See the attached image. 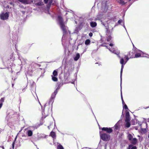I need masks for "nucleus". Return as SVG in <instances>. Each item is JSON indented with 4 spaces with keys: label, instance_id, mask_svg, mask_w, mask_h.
<instances>
[{
    "label": "nucleus",
    "instance_id": "nucleus-36",
    "mask_svg": "<svg viewBox=\"0 0 149 149\" xmlns=\"http://www.w3.org/2000/svg\"><path fill=\"white\" fill-rule=\"evenodd\" d=\"M131 0H124V1H125V2H126V3L127 2H129V1H131Z\"/></svg>",
    "mask_w": 149,
    "mask_h": 149
},
{
    "label": "nucleus",
    "instance_id": "nucleus-22",
    "mask_svg": "<svg viewBox=\"0 0 149 149\" xmlns=\"http://www.w3.org/2000/svg\"><path fill=\"white\" fill-rule=\"evenodd\" d=\"M36 5V6H42L43 4V2L41 1L39 2H38L36 3H35Z\"/></svg>",
    "mask_w": 149,
    "mask_h": 149
},
{
    "label": "nucleus",
    "instance_id": "nucleus-21",
    "mask_svg": "<svg viewBox=\"0 0 149 149\" xmlns=\"http://www.w3.org/2000/svg\"><path fill=\"white\" fill-rule=\"evenodd\" d=\"M91 41L89 39L86 40L85 42V44L86 45H88L90 44Z\"/></svg>",
    "mask_w": 149,
    "mask_h": 149
},
{
    "label": "nucleus",
    "instance_id": "nucleus-46",
    "mask_svg": "<svg viewBox=\"0 0 149 149\" xmlns=\"http://www.w3.org/2000/svg\"><path fill=\"white\" fill-rule=\"evenodd\" d=\"M10 149H11V148H10Z\"/></svg>",
    "mask_w": 149,
    "mask_h": 149
},
{
    "label": "nucleus",
    "instance_id": "nucleus-41",
    "mask_svg": "<svg viewBox=\"0 0 149 149\" xmlns=\"http://www.w3.org/2000/svg\"><path fill=\"white\" fill-rule=\"evenodd\" d=\"M63 85V84H59V85H58V87H59V86H60V85Z\"/></svg>",
    "mask_w": 149,
    "mask_h": 149
},
{
    "label": "nucleus",
    "instance_id": "nucleus-40",
    "mask_svg": "<svg viewBox=\"0 0 149 149\" xmlns=\"http://www.w3.org/2000/svg\"><path fill=\"white\" fill-rule=\"evenodd\" d=\"M0 147L1 148L3 149H4V148L3 146H0Z\"/></svg>",
    "mask_w": 149,
    "mask_h": 149
},
{
    "label": "nucleus",
    "instance_id": "nucleus-23",
    "mask_svg": "<svg viewBox=\"0 0 149 149\" xmlns=\"http://www.w3.org/2000/svg\"><path fill=\"white\" fill-rule=\"evenodd\" d=\"M134 58H138L141 56V54L140 53H137L134 55Z\"/></svg>",
    "mask_w": 149,
    "mask_h": 149
},
{
    "label": "nucleus",
    "instance_id": "nucleus-1",
    "mask_svg": "<svg viewBox=\"0 0 149 149\" xmlns=\"http://www.w3.org/2000/svg\"><path fill=\"white\" fill-rule=\"evenodd\" d=\"M58 21L59 22L60 25L61 29L63 31L64 33H66L67 32V29L65 25L62 17L59 16H58Z\"/></svg>",
    "mask_w": 149,
    "mask_h": 149
},
{
    "label": "nucleus",
    "instance_id": "nucleus-11",
    "mask_svg": "<svg viewBox=\"0 0 149 149\" xmlns=\"http://www.w3.org/2000/svg\"><path fill=\"white\" fill-rule=\"evenodd\" d=\"M50 136L52 137L53 139H56V133L52 131L50 133Z\"/></svg>",
    "mask_w": 149,
    "mask_h": 149
},
{
    "label": "nucleus",
    "instance_id": "nucleus-39",
    "mask_svg": "<svg viewBox=\"0 0 149 149\" xmlns=\"http://www.w3.org/2000/svg\"><path fill=\"white\" fill-rule=\"evenodd\" d=\"M47 106L46 105V104H45V108H46V109L48 107H47Z\"/></svg>",
    "mask_w": 149,
    "mask_h": 149
},
{
    "label": "nucleus",
    "instance_id": "nucleus-15",
    "mask_svg": "<svg viewBox=\"0 0 149 149\" xmlns=\"http://www.w3.org/2000/svg\"><path fill=\"white\" fill-rule=\"evenodd\" d=\"M125 122L126 123V124L125 125V127L127 128L129 127L131 125L130 122Z\"/></svg>",
    "mask_w": 149,
    "mask_h": 149
},
{
    "label": "nucleus",
    "instance_id": "nucleus-8",
    "mask_svg": "<svg viewBox=\"0 0 149 149\" xmlns=\"http://www.w3.org/2000/svg\"><path fill=\"white\" fill-rule=\"evenodd\" d=\"M90 25L92 27H95L97 26V23L96 22L92 21L90 23Z\"/></svg>",
    "mask_w": 149,
    "mask_h": 149
},
{
    "label": "nucleus",
    "instance_id": "nucleus-38",
    "mask_svg": "<svg viewBox=\"0 0 149 149\" xmlns=\"http://www.w3.org/2000/svg\"><path fill=\"white\" fill-rule=\"evenodd\" d=\"M109 45L110 46H113V44H112V43H110L109 44Z\"/></svg>",
    "mask_w": 149,
    "mask_h": 149
},
{
    "label": "nucleus",
    "instance_id": "nucleus-35",
    "mask_svg": "<svg viewBox=\"0 0 149 149\" xmlns=\"http://www.w3.org/2000/svg\"><path fill=\"white\" fill-rule=\"evenodd\" d=\"M93 33L91 32H90L89 34V35L90 37H92L93 36Z\"/></svg>",
    "mask_w": 149,
    "mask_h": 149
},
{
    "label": "nucleus",
    "instance_id": "nucleus-43",
    "mask_svg": "<svg viewBox=\"0 0 149 149\" xmlns=\"http://www.w3.org/2000/svg\"><path fill=\"white\" fill-rule=\"evenodd\" d=\"M2 107H1V104H0V109H1V108Z\"/></svg>",
    "mask_w": 149,
    "mask_h": 149
},
{
    "label": "nucleus",
    "instance_id": "nucleus-29",
    "mask_svg": "<svg viewBox=\"0 0 149 149\" xmlns=\"http://www.w3.org/2000/svg\"><path fill=\"white\" fill-rule=\"evenodd\" d=\"M101 46H102L106 47L107 48V46H106V43H102L101 44Z\"/></svg>",
    "mask_w": 149,
    "mask_h": 149
},
{
    "label": "nucleus",
    "instance_id": "nucleus-18",
    "mask_svg": "<svg viewBox=\"0 0 149 149\" xmlns=\"http://www.w3.org/2000/svg\"><path fill=\"white\" fill-rule=\"evenodd\" d=\"M80 57V55L79 54L77 53L75 57L74 58V59L75 61H77L78 60Z\"/></svg>",
    "mask_w": 149,
    "mask_h": 149
},
{
    "label": "nucleus",
    "instance_id": "nucleus-24",
    "mask_svg": "<svg viewBox=\"0 0 149 149\" xmlns=\"http://www.w3.org/2000/svg\"><path fill=\"white\" fill-rule=\"evenodd\" d=\"M123 65H122L121 66V68L120 70V78L121 79H122V72H123Z\"/></svg>",
    "mask_w": 149,
    "mask_h": 149
},
{
    "label": "nucleus",
    "instance_id": "nucleus-28",
    "mask_svg": "<svg viewBox=\"0 0 149 149\" xmlns=\"http://www.w3.org/2000/svg\"><path fill=\"white\" fill-rule=\"evenodd\" d=\"M16 139V137L14 141L13 142L12 144V146L13 148V149H14V146H15V141Z\"/></svg>",
    "mask_w": 149,
    "mask_h": 149
},
{
    "label": "nucleus",
    "instance_id": "nucleus-33",
    "mask_svg": "<svg viewBox=\"0 0 149 149\" xmlns=\"http://www.w3.org/2000/svg\"><path fill=\"white\" fill-rule=\"evenodd\" d=\"M122 19H120V20H118V23L119 24H121L122 22Z\"/></svg>",
    "mask_w": 149,
    "mask_h": 149
},
{
    "label": "nucleus",
    "instance_id": "nucleus-27",
    "mask_svg": "<svg viewBox=\"0 0 149 149\" xmlns=\"http://www.w3.org/2000/svg\"><path fill=\"white\" fill-rule=\"evenodd\" d=\"M124 62V60L123 58H121L120 60V63L122 65H123Z\"/></svg>",
    "mask_w": 149,
    "mask_h": 149
},
{
    "label": "nucleus",
    "instance_id": "nucleus-4",
    "mask_svg": "<svg viewBox=\"0 0 149 149\" xmlns=\"http://www.w3.org/2000/svg\"><path fill=\"white\" fill-rule=\"evenodd\" d=\"M134 57V53L132 52H129L127 55H125L124 58H125L127 62L130 58H132Z\"/></svg>",
    "mask_w": 149,
    "mask_h": 149
},
{
    "label": "nucleus",
    "instance_id": "nucleus-19",
    "mask_svg": "<svg viewBox=\"0 0 149 149\" xmlns=\"http://www.w3.org/2000/svg\"><path fill=\"white\" fill-rule=\"evenodd\" d=\"M52 80L54 81H57L58 80V78L56 76H51Z\"/></svg>",
    "mask_w": 149,
    "mask_h": 149
},
{
    "label": "nucleus",
    "instance_id": "nucleus-31",
    "mask_svg": "<svg viewBox=\"0 0 149 149\" xmlns=\"http://www.w3.org/2000/svg\"><path fill=\"white\" fill-rule=\"evenodd\" d=\"M121 100H122V103H123V104H125V103L123 100L122 94H121Z\"/></svg>",
    "mask_w": 149,
    "mask_h": 149
},
{
    "label": "nucleus",
    "instance_id": "nucleus-26",
    "mask_svg": "<svg viewBox=\"0 0 149 149\" xmlns=\"http://www.w3.org/2000/svg\"><path fill=\"white\" fill-rule=\"evenodd\" d=\"M111 36V35H109L107 37V41L109 42V41H110L111 40V39L112 37Z\"/></svg>",
    "mask_w": 149,
    "mask_h": 149
},
{
    "label": "nucleus",
    "instance_id": "nucleus-9",
    "mask_svg": "<svg viewBox=\"0 0 149 149\" xmlns=\"http://www.w3.org/2000/svg\"><path fill=\"white\" fill-rule=\"evenodd\" d=\"M117 2L119 4L122 5H124L126 3L124 0H119Z\"/></svg>",
    "mask_w": 149,
    "mask_h": 149
},
{
    "label": "nucleus",
    "instance_id": "nucleus-37",
    "mask_svg": "<svg viewBox=\"0 0 149 149\" xmlns=\"http://www.w3.org/2000/svg\"><path fill=\"white\" fill-rule=\"evenodd\" d=\"M115 128L116 130H118V127L117 125H115Z\"/></svg>",
    "mask_w": 149,
    "mask_h": 149
},
{
    "label": "nucleus",
    "instance_id": "nucleus-13",
    "mask_svg": "<svg viewBox=\"0 0 149 149\" xmlns=\"http://www.w3.org/2000/svg\"><path fill=\"white\" fill-rule=\"evenodd\" d=\"M27 133L28 136H31L33 135V132L31 130H28L27 131Z\"/></svg>",
    "mask_w": 149,
    "mask_h": 149
},
{
    "label": "nucleus",
    "instance_id": "nucleus-12",
    "mask_svg": "<svg viewBox=\"0 0 149 149\" xmlns=\"http://www.w3.org/2000/svg\"><path fill=\"white\" fill-rule=\"evenodd\" d=\"M131 141V143L133 145H135L137 143V139L136 138H134L132 139Z\"/></svg>",
    "mask_w": 149,
    "mask_h": 149
},
{
    "label": "nucleus",
    "instance_id": "nucleus-10",
    "mask_svg": "<svg viewBox=\"0 0 149 149\" xmlns=\"http://www.w3.org/2000/svg\"><path fill=\"white\" fill-rule=\"evenodd\" d=\"M127 149H137V147L136 146H134L132 144L129 145Z\"/></svg>",
    "mask_w": 149,
    "mask_h": 149
},
{
    "label": "nucleus",
    "instance_id": "nucleus-16",
    "mask_svg": "<svg viewBox=\"0 0 149 149\" xmlns=\"http://www.w3.org/2000/svg\"><path fill=\"white\" fill-rule=\"evenodd\" d=\"M58 74L57 71L56 70H55L53 72V75H51V76H56L58 75Z\"/></svg>",
    "mask_w": 149,
    "mask_h": 149
},
{
    "label": "nucleus",
    "instance_id": "nucleus-34",
    "mask_svg": "<svg viewBox=\"0 0 149 149\" xmlns=\"http://www.w3.org/2000/svg\"><path fill=\"white\" fill-rule=\"evenodd\" d=\"M140 126L141 127V130L142 131H143V130H144L145 131H146V128H144V129L142 128V127H141V124L140 125Z\"/></svg>",
    "mask_w": 149,
    "mask_h": 149
},
{
    "label": "nucleus",
    "instance_id": "nucleus-2",
    "mask_svg": "<svg viewBox=\"0 0 149 149\" xmlns=\"http://www.w3.org/2000/svg\"><path fill=\"white\" fill-rule=\"evenodd\" d=\"M9 12L2 13L0 14V18L3 20H7L8 19Z\"/></svg>",
    "mask_w": 149,
    "mask_h": 149
},
{
    "label": "nucleus",
    "instance_id": "nucleus-3",
    "mask_svg": "<svg viewBox=\"0 0 149 149\" xmlns=\"http://www.w3.org/2000/svg\"><path fill=\"white\" fill-rule=\"evenodd\" d=\"M100 136L101 138L104 141H109L110 138V135L105 133L100 134Z\"/></svg>",
    "mask_w": 149,
    "mask_h": 149
},
{
    "label": "nucleus",
    "instance_id": "nucleus-14",
    "mask_svg": "<svg viewBox=\"0 0 149 149\" xmlns=\"http://www.w3.org/2000/svg\"><path fill=\"white\" fill-rule=\"evenodd\" d=\"M107 34V35H111V32L110 31V30L109 29V28L108 27V28H106Z\"/></svg>",
    "mask_w": 149,
    "mask_h": 149
},
{
    "label": "nucleus",
    "instance_id": "nucleus-45",
    "mask_svg": "<svg viewBox=\"0 0 149 149\" xmlns=\"http://www.w3.org/2000/svg\"><path fill=\"white\" fill-rule=\"evenodd\" d=\"M149 107H148V108ZM148 108V107H147L146 108Z\"/></svg>",
    "mask_w": 149,
    "mask_h": 149
},
{
    "label": "nucleus",
    "instance_id": "nucleus-44",
    "mask_svg": "<svg viewBox=\"0 0 149 149\" xmlns=\"http://www.w3.org/2000/svg\"><path fill=\"white\" fill-rule=\"evenodd\" d=\"M148 122H149V118L148 119Z\"/></svg>",
    "mask_w": 149,
    "mask_h": 149
},
{
    "label": "nucleus",
    "instance_id": "nucleus-5",
    "mask_svg": "<svg viewBox=\"0 0 149 149\" xmlns=\"http://www.w3.org/2000/svg\"><path fill=\"white\" fill-rule=\"evenodd\" d=\"M102 130L106 131L107 133L110 134L113 132V130L111 128L104 127L102 128Z\"/></svg>",
    "mask_w": 149,
    "mask_h": 149
},
{
    "label": "nucleus",
    "instance_id": "nucleus-30",
    "mask_svg": "<svg viewBox=\"0 0 149 149\" xmlns=\"http://www.w3.org/2000/svg\"><path fill=\"white\" fill-rule=\"evenodd\" d=\"M124 104V108L125 109H128L127 105L125 104Z\"/></svg>",
    "mask_w": 149,
    "mask_h": 149
},
{
    "label": "nucleus",
    "instance_id": "nucleus-17",
    "mask_svg": "<svg viewBox=\"0 0 149 149\" xmlns=\"http://www.w3.org/2000/svg\"><path fill=\"white\" fill-rule=\"evenodd\" d=\"M5 99V97H3L1 98L0 100V104H1V107H2L3 105V103L4 102Z\"/></svg>",
    "mask_w": 149,
    "mask_h": 149
},
{
    "label": "nucleus",
    "instance_id": "nucleus-20",
    "mask_svg": "<svg viewBox=\"0 0 149 149\" xmlns=\"http://www.w3.org/2000/svg\"><path fill=\"white\" fill-rule=\"evenodd\" d=\"M127 138L129 140L131 141L132 139L133 136L131 134H129L127 136Z\"/></svg>",
    "mask_w": 149,
    "mask_h": 149
},
{
    "label": "nucleus",
    "instance_id": "nucleus-32",
    "mask_svg": "<svg viewBox=\"0 0 149 149\" xmlns=\"http://www.w3.org/2000/svg\"><path fill=\"white\" fill-rule=\"evenodd\" d=\"M57 91L56 90L54 91L53 94L54 95H56L57 94Z\"/></svg>",
    "mask_w": 149,
    "mask_h": 149
},
{
    "label": "nucleus",
    "instance_id": "nucleus-25",
    "mask_svg": "<svg viewBox=\"0 0 149 149\" xmlns=\"http://www.w3.org/2000/svg\"><path fill=\"white\" fill-rule=\"evenodd\" d=\"M57 149H64V148L61 144H59L58 146Z\"/></svg>",
    "mask_w": 149,
    "mask_h": 149
},
{
    "label": "nucleus",
    "instance_id": "nucleus-42",
    "mask_svg": "<svg viewBox=\"0 0 149 149\" xmlns=\"http://www.w3.org/2000/svg\"><path fill=\"white\" fill-rule=\"evenodd\" d=\"M14 85V84H12V87H13Z\"/></svg>",
    "mask_w": 149,
    "mask_h": 149
},
{
    "label": "nucleus",
    "instance_id": "nucleus-7",
    "mask_svg": "<svg viewBox=\"0 0 149 149\" xmlns=\"http://www.w3.org/2000/svg\"><path fill=\"white\" fill-rule=\"evenodd\" d=\"M44 1L45 4L48 3V6H51L53 2V0H44Z\"/></svg>",
    "mask_w": 149,
    "mask_h": 149
},
{
    "label": "nucleus",
    "instance_id": "nucleus-6",
    "mask_svg": "<svg viewBox=\"0 0 149 149\" xmlns=\"http://www.w3.org/2000/svg\"><path fill=\"white\" fill-rule=\"evenodd\" d=\"M125 122H130V117L129 113L128 111H126L125 114Z\"/></svg>",
    "mask_w": 149,
    "mask_h": 149
}]
</instances>
